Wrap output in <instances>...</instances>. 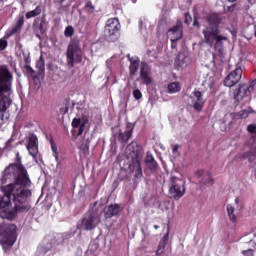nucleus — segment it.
<instances>
[{
	"label": "nucleus",
	"mask_w": 256,
	"mask_h": 256,
	"mask_svg": "<svg viewBox=\"0 0 256 256\" xmlns=\"http://www.w3.org/2000/svg\"><path fill=\"white\" fill-rule=\"evenodd\" d=\"M221 16L212 14L207 17L208 26H206L202 34L204 35V42L208 47H214L218 55H223L224 41H229V34L221 32Z\"/></svg>",
	"instance_id": "1"
},
{
	"label": "nucleus",
	"mask_w": 256,
	"mask_h": 256,
	"mask_svg": "<svg viewBox=\"0 0 256 256\" xmlns=\"http://www.w3.org/2000/svg\"><path fill=\"white\" fill-rule=\"evenodd\" d=\"M21 159V155L17 152L15 162L9 164L2 172V177L0 179L2 185H7V183L16 181L21 187H31L29 172H27V168L22 165Z\"/></svg>",
	"instance_id": "2"
},
{
	"label": "nucleus",
	"mask_w": 256,
	"mask_h": 256,
	"mask_svg": "<svg viewBox=\"0 0 256 256\" xmlns=\"http://www.w3.org/2000/svg\"><path fill=\"white\" fill-rule=\"evenodd\" d=\"M13 74L9 71L7 65L0 66V119L5 121L9 119L6 116L7 109L11 107L13 99H11V93H13Z\"/></svg>",
	"instance_id": "3"
},
{
	"label": "nucleus",
	"mask_w": 256,
	"mask_h": 256,
	"mask_svg": "<svg viewBox=\"0 0 256 256\" xmlns=\"http://www.w3.org/2000/svg\"><path fill=\"white\" fill-rule=\"evenodd\" d=\"M5 186H1L2 195H0V209H7L9 205L15 203L16 197L26 198L32 197L33 192L29 189L30 186H21L19 182H7Z\"/></svg>",
	"instance_id": "4"
},
{
	"label": "nucleus",
	"mask_w": 256,
	"mask_h": 256,
	"mask_svg": "<svg viewBox=\"0 0 256 256\" xmlns=\"http://www.w3.org/2000/svg\"><path fill=\"white\" fill-rule=\"evenodd\" d=\"M29 199H31V197L21 198L16 196L13 209H4L0 212V217H2V219H7L8 221H13L18 213H27V211H31V201Z\"/></svg>",
	"instance_id": "5"
},
{
	"label": "nucleus",
	"mask_w": 256,
	"mask_h": 256,
	"mask_svg": "<svg viewBox=\"0 0 256 256\" xmlns=\"http://www.w3.org/2000/svg\"><path fill=\"white\" fill-rule=\"evenodd\" d=\"M66 61L68 67H71V69L75 67V63H81L83 61V50H81L78 40H71L68 44Z\"/></svg>",
	"instance_id": "6"
},
{
	"label": "nucleus",
	"mask_w": 256,
	"mask_h": 256,
	"mask_svg": "<svg viewBox=\"0 0 256 256\" xmlns=\"http://www.w3.org/2000/svg\"><path fill=\"white\" fill-rule=\"evenodd\" d=\"M0 238L3 243L9 247H13L17 241V225L10 223L0 226Z\"/></svg>",
	"instance_id": "7"
},
{
	"label": "nucleus",
	"mask_w": 256,
	"mask_h": 256,
	"mask_svg": "<svg viewBox=\"0 0 256 256\" xmlns=\"http://www.w3.org/2000/svg\"><path fill=\"white\" fill-rule=\"evenodd\" d=\"M101 223V218L93 210L87 211L81 218V223L79 224L82 231H93L97 228V225Z\"/></svg>",
	"instance_id": "8"
},
{
	"label": "nucleus",
	"mask_w": 256,
	"mask_h": 256,
	"mask_svg": "<svg viewBox=\"0 0 256 256\" xmlns=\"http://www.w3.org/2000/svg\"><path fill=\"white\" fill-rule=\"evenodd\" d=\"M253 89V84L247 85L245 83H240L236 88L230 90V97L234 99L236 105H239L245 97H249V95H251Z\"/></svg>",
	"instance_id": "9"
},
{
	"label": "nucleus",
	"mask_w": 256,
	"mask_h": 256,
	"mask_svg": "<svg viewBox=\"0 0 256 256\" xmlns=\"http://www.w3.org/2000/svg\"><path fill=\"white\" fill-rule=\"evenodd\" d=\"M23 25H25V16L21 14L18 16L15 26L12 29L7 30L6 34L4 35V38L0 39V51H5V49H7V39H10V37H13V35H17V33H21Z\"/></svg>",
	"instance_id": "10"
},
{
	"label": "nucleus",
	"mask_w": 256,
	"mask_h": 256,
	"mask_svg": "<svg viewBox=\"0 0 256 256\" xmlns=\"http://www.w3.org/2000/svg\"><path fill=\"white\" fill-rule=\"evenodd\" d=\"M169 194L175 201H179L185 195V181L173 176L170 179Z\"/></svg>",
	"instance_id": "11"
},
{
	"label": "nucleus",
	"mask_w": 256,
	"mask_h": 256,
	"mask_svg": "<svg viewBox=\"0 0 256 256\" xmlns=\"http://www.w3.org/2000/svg\"><path fill=\"white\" fill-rule=\"evenodd\" d=\"M119 29H121V24L119 23V19L110 18L107 20L104 33L105 36L110 38V41H117V35L119 33Z\"/></svg>",
	"instance_id": "12"
},
{
	"label": "nucleus",
	"mask_w": 256,
	"mask_h": 256,
	"mask_svg": "<svg viewBox=\"0 0 256 256\" xmlns=\"http://www.w3.org/2000/svg\"><path fill=\"white\" fill-rule=\"evenodd\" d=\"M243 77V68L237 64L235 69L224 78L225 87H235Z\"/></svg>",
	"instance_id": "13"
},
{
	"label": "nucleus",
	"mask_w": 256,
	"mask_h": 256,
	"mask_svg": "<svg viewBox=\"0 0 256 256\" xmlns=\"http://www.w3.org/2000/svg\"><path fill=\"white\" fill-rule=\"evenodd\" d=\"M89 123V117L83 115L81 118H73L72 120V127L73 130L71 131L72 134L75 133V129H78L77 137H81L85 131V125Z\"/></svg>",
	"instance_id": "14"
},
{
	"label": "nucleus",
	"mask_w": 256,
	"mask_h": 256,
	"mask_svg": "<svg viewBox=\"0 0 256 256\" xmlns=\"http://www.w3.org/2000/svg\"><path fill=\"white\" fill-rule=\"evenodd\" d=\"M140 79L144 85H151L153 83V77H151V68L145 61L141 62L140 66Z\"/></svg>",
	"instance_id": "15"
},
{
	"label": "nucleus",
	"mask_w": 256,
	"mask_h": 256,
	"mask_svg": "<svg viewBox=\"0 0 256 256\" xmlns=\"http://www.w3.org/2000/svg\"><path fill=\"white\" fill-rule=\"evenodd\" d=\"M32 27L40 31L41 35H45L47 33V29L49 27V22L47 21V15L43 14L34 19Z\"/></svg>",
	"instance_id": "16"
},
{
	"label": "nucleus",
	"mask_w": 256,
	"mask_h": 256,
	"mask_svg": "<svg viewBox=\"0 0 256 256\" xmlns=\"http://www.w3.org/2000/svg\"><path fill=\"white\" fill-rule=\"evenodd\" d=\"M190 98L192 99L193 109L198 112L203 111V106L205 105L203 93L199 90H195Z\"/></svg>",
	"instance_id": "17"
},
{
	"label": "nucleus",
	"mask_w": 256,
	"mask_h": 256,
	"mask_svg": "<svg viewBox=\"0 0 256 256\" xmlns=\"http://www.w3.org/2000/svg\"><path fill=\"white\" fill-rule=\"evenodd\" d=\"M144 163L148 171H150V173H157V171H159V163H157L155 157L151 152L148 151L146 153Z\"/></svg>",
	"instance_id": "18"
},
{
	"label": "nucleus",
	"mask_w": 256,
	"mask_h": 256,
	"mask_svg": "<svg viewBox=\"0 0 256 256\" xmlns=\"http://www.w3.org/2000/svg\"><path fill=\"white\" fill-rule=\"evenodd\" d=\"M27 150L31 157H37L39 153V140L36 135H31L28 140Z\"/></svg>",
	"instance_id": "19"
},
{
	"label": "nucleus",
	"mask_w": 256,
	"mask_h": 256,
	"mask_svg": "<svg viewBox=\"0 0 256 256\" xmlns=\"http://www.w3.org/2000/svg\"><path fill=\"white\" fill-rule=\"evenodd\" d=\"M127 151H129L131 155V161H135V159H141V146H139L137 141H132L127 146Z\"/></svg>",
	"instance_id": "20"
},
{
	"label": "nucleus",
	"mask_w": 256,
	"mask_h": 256,
	"mask_svg": "<svg viewBox=\"0 0 256 256\" xmlns=\"http://www.w3.org/2000/svg\"><path fill=\"white\" fill-rule=\"evenodd\" d=\"M121 207L119 204H110L105 206L104 208V217L105 219H111V217H115V215H119Z\"/></svg>",
	"instance_id": "21"
},
{
	"label": "nucleus",
	"mask_w": 256,
	"mask_h": 256,
	"mask_svg": "<svg viewBox=\"0 0 256 256\" xmlns=\"http://www.w3.org/2000/svg\"><path fill=\"white\" fill-rule=\"evenodd\" d=\"M130 171L135 173L136 179L143 177V169L141 168V159L132 160L129 164Z\"/></svg>",
	"instance_id": "22"
},
{
	"label": "nucleus",
	"mask_w": 256,
	"mask_h": 256,
	"mask_svg": "<svg viewBox=\"0 0 256 256\" xmlns=\"http://www.w3.org/2000/svg\"><path fill=\"white\" fill-rule=\"evenodd\" d=\"M133 127L127 126V129L125 132L120 131L118 133V141L119 143L127 144L129 142V139L133 137Z\"/></svg>",
	"instance_id": "23"
},
{
	"label": "nucleus",
	"mask_w": 256,
	"mask_h": 256,
	"mask_svg": "<svg viewBox=\"0 0 256 256\" xmlns=\"http://www.w3.org/2000/svg\"><path fill=\"white\" fill-rule=\"evenodd\" d=\"M168 33H171L172 35H176L175 38L182 39L183 38V29L179 24H176L172 28L168 30Z\"/></svg>",
	"instance_id": "24"
},
{
	"label": "nucleus",
	"mask_w": 256,
	"mask_h": 256,
	"mask_svg": "<svg viewBox=\"0 0 256 256\" xmlns=\"http://www.w3.org/2000/svg\"><path fill=\"white\" fill-rule=\"evenodd\" d=\"M139 59L137 60H130V66H129V73L131 77H134V75H137V71H139Z\"/></svg>",
	"instance_id": "25"
},
{
	"label": "nucleus",
	"mask_w": 256,
	"mask_h": 256,
	"mask_svg": "<svg viewBox=\"0 0 256 256\" xmlns=\"http://www.w3.org/2000/svg\"><path fill=\"white\" fill-rule=\"evenodd\" d=\"M248 248L245 250H242L243 256H255V242L253 240H250L248 242Z\"/></svg>",
	"instance_id": "26"
},
{
	"label": "nucleus",
	"mask_w": 256,
	"mask_h": 256,
	"mask_svg": "<svg viewBox=\"0 0 256 256\" xmlns=\"http://www.w3.org/2000/svg\"><path fill=\"white\" fill-rule=\"evenodd\" d=\"M36 69H38V75H45V58H43V55L36 62Z\"/></svg>",
	"instance_id": "27"
},
{
	"label": "nucleus",
	"mask_w": 256,
	"mask_h": 256,
	"mask_svg": "<svg viewBox=\"0 0 256 256\" xmlns=\"http://www.w3.org/2000/svg\"><path fill=\"white\" fill-rule=\"evenodd\" d=\"M43 12L41 6H37L34 10L28 11L26 13V19H33L34 17H39L41 13Z\"/></svg>",
	"instance_id": "28"
},
{
	"label": "nucleus",
	"mask_w": 256,
	"mask_h": 256,
	"mask_svg": "<svg viewBox=\"0 0 256 256\" xmlns=\"http://www.w3.org/2000/svg\"><path fill=\"white\" fill-rule=\"evenodd\" d=\"M227 213L230 221H232V223H237V216H235V207H233V205H227Z\"/></svg>",
	"instance_id": "29"
},
{
	"label": "nucleus",
	"mask_w": 256,
	"mask_h": 256,
	"mask_svg": "<svg viewBox=\"0 0 256 256\" xmlns=\"http://www.w3.org/2000/svg\"><path fill=\"white\" fill-rule=\"evenodd\" d=\"M169 93H179L181 91V84L179 82H172L168 85Z\"/></svg>",
	"instance_id": "30"
},
{
	"label": "nucleus",
	"mask_w": 256,
	"mask_h": 256,
	"mask_svg": "<svg viewBox=\"0 0 256 256\" xmlns=\"http://www.w3.org/2000/svg\"><path fill=\"white\" fill-rule=\"evenodd\" d=\"M252 113H255V110H253V108L251 107H248L247 109L238 112V117L240 119H247V117H249V115H251Z\"/></svg>",
	"instance_id": "31"
},
{
	"label": "nucleus",
	"mask_w": 256,
	"mask_h": 256,
	"mask_svg": "<svg viewBox=\"0 0 256 256\" xmlns=\"http://www.w3.org/2000/svg\"><path fill=\"white\" fill-rule=\"evenodd\" d=\"M13 143H15V138H13V137L9 138L5 144L4 150L11 151L12 149H15V147H17V145L21 144V142H18L16 145H13Z\"/></svg>",
	"instance_id": "32"
},
{
	"label": "nucleus",
	"mask_w": 256,
	"mask_h": 256,
	"mask_svg": "<svg viewBox=\"0 0 256 256\" xmlns=\"http://www.w3.org/2000/svg\"><path fill=\"white\" fill-rule=\"evenodd\" d=\"M90 145H91V140H89V138L84 137L82 144L80 146V149H82L84 153H87L89 152Z\"/></svg>",
	"instance_id": "33"
},
{
	"label": "nucleus",
	"mask_w": 256,
	"mask_h": 256,
	"mask_svg": "<svg viewBox=\"0 0 256 256\" xmlns=\"http://www.w3.org/2000/svg\"><path fill=\"white\" fill-rule=\"evenodd\" d=\"M85 11H87V13H94L95 11V5H93V2H91V0L87 1L85 6H84Z\"/></svg>",
	"instance_id": "34"
},
{
	"label": "nucleus",
	"mask_w": 256,
	"mask_h": 256,
	"mask_svg": "<svg viewBox=\"0 0 256 256\" xmlns=\"http://www.w3.org/2000/svg\"><path fill=\"white\" fill-rule=\"evenodd\" d=\"M65 37H73L75 35V28L73 26H67L64 30Z\"/></svg>",
	"instance_id": "35"
},
{
	"label": "nucleus",
	"mask_w": 256,
	"mask_h": 256,
	"mask_svg": "<svg viewBox=\"0 0 256 256\" xmlns=\"http://www.w3.org/2000/svg\"><path fill=\"white\" fill-rule=\"evenodd\" d=\"M201 183L202 185H213V178H211V175L208 173L206 179H202Z\"/></svg>",
	"instance_id": "36"
},
{
	"label": "nucleus",
	"mask_w": 256,
	"mask_h": 256,
	"mask_svg": "<svg viewBox=\"0 0 256 256\" xmlns=\"http://www.w3.org/2000/svg\"><path fill=\"white\" fill-rule=\"evenodd\" d=\"M61 115H67L69 113V100L65 101V106L60 108Z\"/></svg>",
	"instance_id": "37"
},
{
	"label": "nucleus",
	"mask_w": 256,
	"mask_h": 256,
	"mask_svg": "<svg viewBox=\"0 0 256 256\" xmlns=\"http://www.w3.org/2000/svg\"><path fill=\"white\" fill-rule=\"evenodd\" d=\"M167 243H169V230L167 231V233L163 236V238L159 242L160 245L166 246V247H167Z\"/></svg>",
	"instance_id": "38"
},
{
	"label": "nucleus",
	"mask_w": 256,
	"mask_h": 256,
	"mask_svg": "<svg viewBox=\"0 0 256 256\" xmlns=\"http://www.w3.org/2000/svg\"><path fill=\"white\" fill-rule=\"evenodd\" d=\"M133 97H134V99H136V101L143 99V94L141 93V90H139V89L133 90Z\"/></svg>",
	"instance_id": "39"
},
{
	"label": "nucleus",
	"mask_w": 256,
	"mask_h": 256,
	"mask_svg": "<svg viewBox=\"0 0 256 256\" xmlns=\"http://www.w3.org/2000/svg\"><path fill=\"white\" fill-rule=\"evenodd\" d=\"M51 149H52V153L54 155V157L57 159V157H59V152H57V144L55 142H53V140H51Z\"/></svg>",
	"instance_id": "40"
},
{
	"label": "nucleus",
	"mask_w": 256,
	"mask_h": 256,
	"mask_svg": "<svg viewBox=\"0 0 256 256\" xmlns=\"http://www.w3.org/2000/svg\"><path fill=\"white\" fill-rule=\"evenodd\" d=\"M24 69L28 75H31V77H35V71L31 67V65H24Z\"/></svg>",
	"instance_id": "41"
},
{
	"label": "nucleus",
	"mask_w": 256,
	"mask_h": 256,
	"mask_svg": "<svg viewBox=\"0 0 256 256\" xmlns=\"http://www.w3.org/2000/svg\"><path fill=\"white\" fill-rule=\"evenodd\" d=\"M248 133H251L252 135H256V125L255 124H249L247 126Z\"/></svg>",
	"instance_id": "42"
},
{
	"label": "nucleus",
	"mask_w": 256,
	"mask_h": 256,
	"mask_svg": "<svg viewBox=\"0 0 256 256\" xmlns=\"http://www.w3.org/2000/svg\"><path fill=\"white\" fill-rule=\"evenodd\" d=\"M165 247H166L165 245L163 246V245L159 244L158 249L156 250V255L161 256L162 254H164L165 253Z\"/></svg>",
	"instance_id": "43"
},
{
	"label": "nucleus",
	"mask_w": 256,
	"mask_h": 256,
	"mask_svg": "<svg viewBox=\"0 0 256 256\" xmlns=\"http://www.w3.org/2000/svg\"><path fill=\"white\" fill-rule=\"evenodd\" d=\"M175 65L177 67H183V65H185V60H181V55H178L177 60H175Z\"/></svg>",
	"instance_id": "44"
},
{
	"label": "nucleus",
	"mask_w": 256,
	"mask_h": 256,
	"mask_svg": "<svg viewBox=\"0 0 256 256\" xmlns=\"http://www.w3.org/2000/svg\"><path fill=\"white\" fill-rule=\"evenodd\" d=\"M191 21H193V18L191 17L190 13L185 14V23L186 25H191Z\"/></svg>",
	"instance_id": "45"
},
{
	"label": "nucleus",
	"mask_w": 256,
	"mask_h": 256,
	"mask_svg": "<svg viewBox=\"0 0 256 256\" xmlns=\"http://www.w3.org/2000/svg\"><path fill=\"white\" fill-rule=\"evenodd\" d=\"M193 27H197V29L201 27V25L199 24V17L197 16H194Z\"/></svg>",
	"instance_id": "46"
},
{
	"label": "nucleus",
	"mask_w": 256,
	"mask_h": 256,
	"mask_svg": "<svg viewBox=\"0 0 256 256\" xmlns=\"http://www.w3.org/2000/svg\"><path fill=\"white\" fill-rule=\"evenodd\" d=\"M177 41H179V39H177V38L171 39V47H172V49H177Z\"/></svg>",
	"instance_id": "47"
},
{
	"label": "nucleus",
	"mask_w": 256,
	"mask_h": 256,
	"mask_svg": "<svg viewBox=\"0 0 256 256\" xmlns=\"http://www.w3.org/2000/svg\"><path fill=\"white\" fill-rule=\"evenodd\" d=\"M24 63H26L25 65H30V63H31V58H30L29 56H26V57L24 58Z\"/></svg>",
	"instance_id": "48"
},
{
	"label": "nucleus",
	"mask_w": 256,
	"mask_h": 256,
	"mask_svg": "<svg viewBox=\"0 0 256 256\" xmlns=\"http://www.w3.org/2000/svg\"><path fill=\"white\" fill-rule=\"evenodd\" d=\"M179 151V144H176L172 147V153H177Z\"/></svg>",
	"instance_id": "49"
},
{
	"label": "nucleus",
	"mask_w": 256,
	"mask_h": 256,
	"mask_svg": "<svg viewBox=\"0 0 256 256\" xmlns=\"http://www.w3.org/2000/svg\"><path fill=\"white\" fill-rule=\"evenodd\" d=\"M17 3H20V5H22V7L25 6V4L27 3V0H16Z\"/></svg>",
	"instance_id": "50"
},
{
	"label": "nucleus",
	"mask_w": 256,
	"mask_h": 256,
	"mask_svg": "<svg viewBox=\"0 0 256 256\" xmlns=\"http://www.w3.org/2000/svg\"><path fill=\"white\" fill-rule=\"evenodd\" d=\"M228 11H229L230 13H233V11H235V4L229 6V7H228Z\"/></svg>",
	"instance_id": "51"
},
{
	"label": "nucleus",
	"mask_w": 256,
	"mask_h": 256,
	"mask_svg": "<svg viewBox=\"0 0 256 256\" xmlns=\"http://www.w3.org/2000/svg\"><path fill=\"white\" fill-rule=\"evenodd\" d=\"M72 107L73 108H75L76 107V109L79 111V109H81L80 107H79V103H72Z\"/></svg>",
	"instance_id": "52"
},
{
	"label": "nucleus",
	"mask_w": 256,
	"mask_h": 256,
	"mask_svg": "<svg viewBox=\"0 0 256 256\" xmlns=\"http://www.w3.org/2000/svg\"><path fill=\"white\" fill-rule=\"evenodd\" d=\"M36 37H37V39H41V34L36 33Z\"/></svg>",
	"instance_id": "53"
},
{
	"label": "nucleus",
	"mask_w": 256,
	"mask_h": 256,
	"mask_svg": "<svg viewBox=\"0 0 256 256\" xmlns=\"http://www.w3.org/2000/svg\"><path fill=\"white\" fill-rule=\"evenodd\" d=\"M235 203H236V205H239V198L235 199Z\"/></svg>",
	"instance_id": "54"
},
{
	"label": "nucleus",
	"mask_w": 256,
	"mask_h": 256,
	"mask_svg": "<svg viewBox=\"0 0 256 256\" xmlns=\"http://www.w3.org/2000/svg\"><path fill=\"white\" fill-rule=\"evenodd\" d=\"M56 1V3H63V1H65V0H55Z\"/></svg>",
	"instance_id": "55"
},
{
	"label": "nucleus",
	"mask_w": 256,
	"mask_h": 256,
	"mask_svg": "<svg viewBox=\"0 0 256 256\" xmlns=\"http://www.w3.org/2000/svg\"><path fill=\"white\" fill-rule=\"evenodd\" d=\"M230 3H235L237 0H228Z\"/></svg>",
	"instance_id": "56"
},
{
	"label": "nucleus",
	"mask_w": 256,
	"mask_h": 256,
	"mask_svg": "<svg viewBox=\"0 0 256 256\" xmlns=\"http://www.w3.org/2000/svg\"><path fill=\"white\" fill-rule=\"evenodd\" d=\"M154 229H159V225H154Z\"/></svg>",
	"instance_id": "57"
},
{
	"label": "nucleus",
	"mask_w": 256,
	"mask_h": 256,
	"mask_svg": "<svg viewBox=\"0 0 256 256\" xmlns=\"http://www.w3.org/2000/svg\"><path fill=\"white\" fill-rule=\"evenodd\" d=\"M2 3H5L7 0H0Z\"/></svg>",
	"instance_id": "58"
},
{
	"label": "nucleus",
	"mask_w": 256,
	"mask_h": 256,
	"mask_svg": "<svg viewBox=\"0 0 256 256\" xmlns=\"http://www.w3.org/2000/svg\"><path fill=\"white\" fill-rule=\"evenodd\" d=\"M254 246H255V249H256V243L254 242Z\"/></svg>",
	"instance_id": "59"
},
{
	"label": "nucleus",
	"mask_w": 256,
	"mask_h": 256,
	"mask_svg": "<svg viewBox=\"0 0 256 256\" xmlns=\"http://www.w3.org/2000/svg\"><path fill=\"white\" fill-rule=\"evenodd\" d=\"M94 205H97V202Z\"/></svg>",
	"instance_id": "60"
}]
</instances>
